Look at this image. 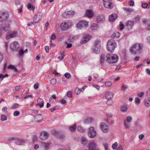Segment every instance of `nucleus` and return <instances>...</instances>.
<instances>
[{"mask_svg":"<svg viewBox=\"0 0 150 150\" xmlns=\"http://www.w3.org/2000/svg\"><path fill=\"white\" fill-rule=\"evenodd\" d=\"M104 6L107 8H112L113 7L111 0H103Z\"/></svg>","mask_w":150,"mask_h":150,"instance_id":"9b49d317","label":"nucleus"},{"mask_svg":"<svg viewBox=\"0 0 150 150\" xmlns=\"http://www.w3.org/2000/svg\"><path fill=\"white\" fill-rule=\"evenodd\" d=\"M143 47L142 44H137L134 45L130 48V51L133 54H135L137 53H141Z\"/></svg>","mask_w":150,"mask_h":150,"instance_id":"f03ea898","label":"nucleus"},{"mask_svg":"<svg viewBox=\"0 0 150 150\" xmlns=\"http://www.w3.org/2000/svg\"><path fill=\"white\" fill-rule=\"evenodd\" d=\"M49 145V144L48 143H46L44 142H42L41 143V146L46 149L48 148Z\"/></svg>","mask_w":150,"mask_h":150,"instance_id":"473e14b6","label":"nucleus"},{"mask_svg":"<svg viewBox=\"0 0 150 150\" xmlns=\"http://www.w3.org/2000/svg\"><path fill=\"white\" fill-rule=\"evenodd\" d=\"M105 56L102 54L100 56V62L103 63L105 61Z\"/></svg>","mask_w":150,"mask_h":150,"instance_id":"3c124183","label":"nucleus"},{"mask_svg":"<svg viewBox=\"0 0 150 150\" xmlns=\"http://www.w3.org/2000/svg\"><path fill=\"white\" fill-rule=\"evenodd\" d=\"M22 86L19 85L15 87V90L16 91H18L22 88Z\"/></svg>","mask_w":150,"mask_h":150,"instance_id":"052dcab7","label":"nucleus"},{"mask_svg":"<svg viewBox=\"0 0 150 150\" xmlns=\"http://www.w3.org/2000/svg\"><path fill=\"white\" fill-rule=\"evenodd\" d=\"M64 53V51H63L62 52V54H61V55L62 56H61V57H58V59H60V60L63 59V58H64V55H63Z\"/></svg>","mask_w":150,"mask_h":150,"instance_id":"13d9d810","label":"nucleus"},{"mask_svg":"<svg viewBox=\"0 0 150 150\" xmlns=\"http://www.w3.org/2000/svg\"><path fill=\"white\" fill-rule=\"evenodd\" d=\"M19 46V45L17 42L14 41L10 44V47L12 50L16 51L18 49Z\"/></svg>","mask_w":150,"mask_h":150,"instance_id":"1a4fd4ad","label":"nucleus"},{"mask_svg":"<svg viewBox=\"0 0 150 150\" xmlns=\"http://www.w3.org/2000/svg\"><path fill=\"white\" fill-rule=\"evenodd\" d=\"M8 76V75L7 74H6L5 75H3L2 74H0V81L1 82L4 78L6 77H7Z\"/></svg>","mask_w":150,"mask_h":150,"instance_id":"4c0bfd02","label":"nucleus"},{"mask_svg":"<svg viewBox=\"0 0 150 150\" xmlns=\"http://www.w3.org/2000/svg\"><path fill=\"white\" fill-rule=\"evenodd\" d=\"M77 131L80 132H83L85 131L83 128L81 126H79L77 128Z\"/></svg>","mask_w":150,"mask_h":150,"instance_id":"f704fd0d","label":"nucleus"},{"mask_svg":"<svg viewBox=\"0 0 150 150\" xmlns=\"http://www.w3.org/2000/svg\"><path fill=\"white\" fill-rule=\"evenodd\" d=\"M65 43L67 44V45L66 46L67 48H70L72 46V45L71 43H68L67 42H65Z\"/></svg>","mask_w":150,"mask_h":150,"instance_id":"e2e57ef3","label":"nucleus"},{"mask_svg":"<svg viewBox=\"0 0 150 150\" xmlns=\"http://www.w3.org/2000/svg\"><path fill=\"white\" fill-rule=\"evenodd\" d=\"M1 120L2 121H6L7 119V117L5 115H1Z\"/></svg>","mask_w":150,"mask_h":150,"instance_id":"49530a36","label":"nucleus"},{"mask_svg":"<svg viewBox=\"0 0 150 150\" xmlns=\"http://www.w3.org/2000/svg\"><path fill=\"white\" fill-rule=\"evenodd\" d=\"M4 30L6 32H8L10 30L9 25L7 24L4 26L3 28Z\"/></svg>","mask_w":150,"mask_h":150,"instance_id":"7c9ffc66","label":"nucleus"},{"mask_svg":"<svg viewBox=\"0 0 150 150\" xmlns=\"http://www.w3.org/2000/svg\"><path fill=\"white\" fill-rule=\"evenodd\" d=\"M37 102L38 104L36 105H37L40 106V108H42L44 106V102L42 99L41 98L38 99Z\"/></svg>","mask_w":150,"mask_h":150,"instance_id":"b1692460","label":"nucleus"},{"mask_svg":"<svg viewBox=\"0 0 150 150\" xmlns=\"http://www.w3.org/2000/svg\"><path fill=\"white\" fill-rule=\"evenodd\" d=\"M37 137L36 135H34L33 137L32 140L33 141H36L37 140Z\"/></svg>","mask_w":150,"mask_h":150,"instance_id":"338daca9","label":"nucleus"},{"mask_svg":"<svg viewBox=\"0 0 150 150\" xmlns=\"http://www.w3.org/2000/svg\"><path fill=\"white\" fill-rule=\"evenodd\" d=\"M81 90L78 88H76L75 90V93L77 95H79L81 93Z\"/></svg>","mask_w":150,"mask_h":150,"instance_id":"c03bdc74","label":"nucleus"},{"mask_svg":"<svg viewBox=\"0 0 150 150\" xmlns=\"http://www.w3.org/2000/svg\"><path fill=\"white\" fill-rule=\"evenodd\" d=\"M35 122H39L42 121L43 119V116L41 114L37 115L34 117Z\"/></svg>","mask_w":150,"mask_h":150,"instance_id":"6ab92c4d","label":"nucleus"},{"mask_svg":"<svg viewBox=\"0 0 150 150\" xmlns=\"http://www.w3.org/2000/svg\"><path fill=\"white\" fill-rule=\"evenodd\" d=\"M132 120V118L131 116H127L126 119L124 120V121H125L127 122L130 123Z\"/></svg>","mask_w":150,"mask_h":150,"instance_id":"2f4dec72","label":"nucleus"},{"mask_svg":"<svg viewBox=\"0 0 150 150\" xmlns=\"http://www.w3.org/2000/svg\"><path fill=\"white\" fill-rule=\"evenodd\" d=\"M72 25V22L70 21H66L62 23L60 27L62 31L66 30L68 29Z\"/></svg>","mask_w":150,"mask_h":150,"instance_id":"39448f33","label":"nucleus"},{"mask_svg":"<svg viewBox=\"0 0 150 150\" xmlns=\"http://www.w3.org/2000/svg\"><path fill=\"white\" fill-rule=\"evenodd\" d=\"M134 25V23L131 21H128L127 22L126 24V27L129 30H131Z\"/></svg>","mask_w":150,"mask_h":150,"instance_id":"a211bd4d","label":"nucleus"},{"mask_svg":"<svg viewBox=\"0 0 150 150\" xmlns=\"http://www.w3.org/2000/svg\"><path fill=\"white\" fill-rule=\"evenodd\" d=\"M106 61L109 63H114L117 62L118 57L116 54L112 53L108 54L106 57Z\"/></svg>","mask_w":150,"mask_h":150,"instance_id":"f257e3e1","label":"nucleus"},{"mask_svg":"<svg viewBox=\"0 0 150 150\" xmlns=\"http://www.w3.org/2000/svg\"><path fill=\"white\" fill-rule=\"evenodd\" d=\"M101 48V41L100 40H96L93 43V52L98 54L100 51Z\"/></svg>","mask_w":150,"mask_h":150,"instance_id":"20e7f679","label":"nucleus"},{"mask_svg":"<svg viewBox=\"0 0 150 150\" xmlns=\"http://www.w3.org/2000/svg\"><path fill=\"white\" fill-rule=\"evenodd\" d=\"M142 6L144 8H149L150 7V5L148 4L147 3H144L142 4Z\"/></svg>","mask_w":150,"mask_h":150,"instance_id":"58836bf2","label":"nucleus"},{"mask_svg":"<svg viewBox=\"0 0 150 150\" xmlns=\"http://www.w3.org/2000/svg\"><path fill=\"white\" fill-rule=\"evenodd\" d=\"M41 17V14L39 13L35 15L33 19L34 22L35 23H38L40 20Z\"/></svg>","mask_w":150,"mask_h":150,"instance_id":"aec40b11","label":"nucleus"},{"mask_svg":"<svg viewBox=\"0 0 150 150\" xmlns=\"http://www.w3.org/2000/svg\"><path fill=\"white\" fill-rule=\"evenodd\" d=\"M64 76L67 79H69L71 77V75L69 73H66L64 74Z\"/></svg>","mask_w":150,"mask_h":150,"instance_id":"4d7b16f0","label":"nucleus"},{"mask_svg":"<svg viewBox=\"0 0 150 150\" xmlns=\"http://www.w3.org/2000/svg\"><path fill=\"white\" fill-rule=\"evenodd\" d=\"M88 135L90 138H93L96 137L97 134L96 131L93 127H89L88 129Z\"/></svg>","mask_w":150,"mask_h":150,"instance_id":"0eeeda50","label":"nucleus"},{"mask_svg":"<svg viewBox=\"0 0 150 150\" xmlns=\"http://www.w3.org/2000/svg\"><path fill=\"white\" fill-rule=\"evenodd\" d=\"M135 101L137 104H139L140 103V100L138 98H135Z\"/></svg>","mask_w":150,"mask_h":150,"instance_id":"864d4df0","label":"nucleus"},{"mask_svg":"<svg viewBox=\"0 0 150 150\" xmlns=\"http://www.w3.org/2000/svg\"><path fill=\"white\" fill-rule=\"evenodd\" d=\"M17 137H10L8 139V140L9 142H11L12 141H15Z\"/></svg>","mask_w":150,"mask_h":150,"instance_id":"79ce46f5","label":"nucleus"},{"mask_svg":"<svg viewBox=\"0 0 150 150\" xmlns=\"http://www.w3.org/2000/svg\"><path fill=\"white\" fill-rule=\"evenodd\" d=\"M116 46V42L113 40H110L107 42V48L109 52H113Z\"/></svg>","mask_w":150,"mask_h":150,"instance_id":"7ed1b4c3","label":"nucleus"},{"mask_svg":"<svg viewBox=\"0 0 150 150\" xmlns=\"http://www.w3.org/2000/svg\"><path fill=\"white\" fill-rule=\"evenodd\" d=\"M144 95V93L143 92L137 94V96L140 97H142Z\"/></svg>","mask_w":150,"mask_h":150,"instance_id":"774afa93","label":"nucleus"},{"mask_svg":"<svg viewBox=\"0 0 150 150\" xmlns=\"http://www.w3.org/2000/svg\"><path fill=\"white\" fill-rule=\"evenodd\" d=\"M106 103L108 105H112L113 103V101L111 99H107Z\"/></svg>","mask_w":150,"mask_h":150,"instance_id":"de8ad7c7","label":"nucleus"},{"mask_svg":"<svg viewBox=\"0 0 150 150\" xmlns=\"http://www.w3.org/2000/svg\"><path fill=\"white\" fill-rule=\"evenodd\" d=\"M91 28L92 30L93 31H98L99 30V26L96 23L92 24L91 26Z\"/></svg>","mask_w":150,"mask_h":150,"instance_id":"5701e85b","label":"nucleus"},{"mask_svg":"<svg viewBox=\"0 0 150 150\" xmlns=\"http://www.w3.org/2000/svg\"><path fill=\"white\" fill-rule=\"evenodd\" d=\"M120 36V34L119 32H115L112 34L111 37L113 39L115 38H118Z\"/></svg>","mask_w":150,"mask_h":150,"instance_id":"393cba45","label":"nucleus"},{"mask_svg":"<svg viewBox=\"0 0 150 150\" xmlns=\"http://www.w3.org/2000/svg\"><path fill=\"white\" fill-rule=\"evenodd\" d=\"M85 15L88 18H91L93 16L94 13L91 10H87L86 11Z\"/></svg>","mask_w":150,"mask_h":150,"instance_id":"dca6fc26","label":"nucleus"},{"mask_svg":"<svg viewBox=\"0 0 150 150\" xmlns=\"http://www.w3.org/2000/svg\"><path fill=\"white\" fill-rule=\"evenodd\" d=\"M100 127L102 132L104 133H107L110 130L108 125L104 122H101L100 125Z\"/></svg>","mask_w":150,"mask_h":150,"instance_id":"6e6552de","label":"nucleus"},{"mask_svg":"<svg viewBox=\"0 0 150 150\" xmlns=\"http://www.w3.org/2000/svg\"><path fill=\"white\" fill-rule=\"evenodd\" d=\"M123 124L125 129L128 130L130 129L131 125L130 123L124 121Z\"/></svg>","mask_w":150,"mask_h":150,"instance_id":"bb28decb","label":"nucleus"},{"mask_svg":"<svg viewBox=\"0 0 150 150\" xmlns=\"http://www.w3.org/2000/svg\"><path fill=\"white\" fill-rule=\"evenodd\" d=\"M105 97L107 99H111L113 97V95L110 91H108L105 93Z\"/></svg>","mask_w":150,"mask_h":150,"instance_id":"4be33fe9","label":"nucleus"},{"mask_svg":"<svg viewBox=\"0 0 150 150\" xmlns=\"http://www.w3.org/2000/svg\"><path fill=\"white\" fill-rule=\"evenodd\" d=\"M88 26V22L85 20H82L79 21L76 24V28L79 29L86 28Z\"/></svg>","mask_w":150,"mask_h":150,"instance_id":"423d86ee","label":"nucleus"},{"mask_svg":"<svg viewBox=\"0 0 150 150\" xmlns=\"http://www.w3.org/2000/svg\"><path fill=\"white\" fill-rule=\"evenodd\" d=\"M88 146L89 150H95L97 149V146L94 141H92L89 142Z\"/></svg>","mask_w":150,"mask_h":150,"instance_id":"f8f14e48","label":"nucleus"},{"mask_svg":"<svg viewBox=\"0 0 150 150\" xmlns=\"http://www.w3.org/2000/svg\"><path fill=\"white\" fill-rule=\"evenodd\" d=\"M80 140L81 142L82 145H85L87 143V140L85 137H82L81 138Z\"/></svg>","mask_w":150,"mask_h":150,"instance_id":"cd10ccee","label":"nucleus"},{"mask_svg":"<svg viewBox=\"0 0 150 150\" xmlns=\"http://www.w3.org/2000/svg\"><path fill=\"white\" fill-rule=\"evenodd\" d=\"M128 4L130 6H133L134 4V1L132 0H130L128 2Z\"/></svg>","mask_w":150,"mask_h":150,"instance_id":"6e6d98bb","label":"nucleus"},{"mask_svg":"<svg viewBox=\"0 0 150 150\" xmlns=\"http://www.w3.org/2000/svg\"><path fill=\"white\" fill-rule=\"evenodd\" d=\"M145 22L146 21H143L144 23L147 26V27L146 28V29L150 30V23H149L148 22L146 23Z\"/></svg>","mask_w":150,"mask_h":150,"instance_id":"a19ab883","label":"nucleus"},{"mask_svg":"<svg viewBox=\"0 0 150 150\" xmlns=\"http://www.w3.org/2000/svg\"><path fill=\"white\" fill-rule=\"evenodd\" d=\"M27 7L29 10H32L33 11L35 9V7L30 3H28L27 5Z\"/></svg>","mask_w":150,"mask_h":150,"instance_id":"72a5a7b5","label":"nucleus"},{"mask_svg":"<svg viewBox=\"0 0 150 150\" xmlns=\"http://www.w3.org/2000/svg\"><path fill=\"white\" fill-rule=\"evenodd\" d=\"M49 136V134L48 133L45 132H41L40 136V138L41 140H44L46 139Z\"/></svg>","mask_w":150,"mask_h":150,"instance_id":"4468645a","label":"nucleus"},{"mask_svg":"<svg viewBox=\"0 0 150 150\" xmlns=\"http://www.w3.org/2000/svg\"><path fill=\"white\" fill-rule=\"evenodd\" d=\"M8 14L3 11L0 12V22L6 20L8 18Z\"/></svg>","mask_w":150,"mask_h":150,"instance_id":"ddd939ff","label":"nucleus"},{"mask_svg":"<svg viewBox=\"0 0 150 150\" xmlns=\"http://www.w3.org/2000/svg\"><path fill=\"white\" fill-rule=\"evenodd\" d=\"M25 142V140L22 139H19L16 138V139L15 140V143L18 145H21L22 143Z\"/></svg>","mask_w":150,"mask_h":150,"instance_id":"a878e982","label":"nucleus"},{"mask_svg":"<svg viewBox=\"0 0 150 150\" xmlns=\"http://www.w3.org/2000/svg\"><path fill=\"white\" fill-rule=\"evenodd\" d=\"M76 37L74 35H71L69 37V40L71 42H74L75 40H76Z\"/></svg>","mask_w":150,"mask_h":150,"instance_id":"e433bc0d","label":"nucleus"},{"mask_svg":"<svg viewBox=\"0 0 150 150\" xmlns=\"http://www.w3.org/2000/svg\"><path fill=\"white\" fill-rule=\"evenodd\" d=\"M112 83L110 81H107L105 83V85L107 87H110L112 85Z\"/></svg>","mask_w":150,"mask_h":150,"instance_id":"8fccbe9b","label":"nucleus"},{"mask_svg":"<svg viewBox=\"0 0 150 150\" xmlns=\"http://www.w3.org/2000/svg\"><path fill=\"white\" fill-rule=\"evenodd\" d=\"M20 114L19 112L17 110L15 111L14 112L13 115L15 116H18Z\"/></svg>","mask_w":150,"mask_h":150,"instance_id":"680f3d73","label":"nucleus"},{"mask_svg":"<svg viewBox=\"0 0 150 150\" xmlns=\"http://www.w3.org/2000/svg\"><path fill=\"white\" fill-rule=\"evenodd\" d=\"M123 9L127 12L129 14H130L132 12L134 11L133 9L131 8H124Z\"/></svg>","mask_w":150,"mask_h":150,"instance_id":"c9c22d12","label":"nucleus"},{"mask_svg":"<svg viewBox=\"0 0 150 150\" xmlns=\"http://www.w3.org/2000/svg\"><path fill=\"white\" fill-rule=\"evenodd\" d=\"M68 12V14L69 15V17L72 16L75 14V12L74 11H69Z\"/></svg>","mask_w":150,"mask_h":150,"instance_id":"5fc2aeb1","label":"nucleus"},{"mask_svg":"<svg viewBox=\"0 0 150 150\" xmlns=\"http://www.w3.org/2000/svg\"><path fill=\"white\" fill-rule=\"evenodd\" d=\"M62 17L65 18H69V15L68 11L64 12L62 15Z\"/></svg>","mask_w":150,"mask_h":150,"instance_id":"ea45409f","label":"nucleus"},{"mask_svg":"<svg viewBox=\"0 0 150 150\" xmlns=\"http://www.w3.org/2000/svg\"><path fill=\"white\" fill-rule=\"evenodd\" d=\"M18 32L17 31H14L10 34H8L6 35V38L8 39L10 38H12L18 35Z\"/></svg>","mask_w":150,"mask_h":150,"instance_id":"f3484780","label":"nucleus"},{"mask_svg":"<svg viewBox=\"0 0 150 150\" xmlns=\"http://www.w3.org/2000/svg\"><path fill=\"white\" fill-rule=\"evenodd\" d=\"M56 36L54 34H52L50 37V39L52 40H54L56 38Z\"/></svg>","mask_w":150,"mask_h":150,"instance_id":"69168bd1","label":"nucleus"},{"mask_svg":"<svg viewBox=\"0 0 150 150\" xmlns=\"http://www.w3.org/2000/svg\"><path fill=\"white\" fill-rule=\"evenodd\" d=\"M117 146V142H115L112 146V148L113 149H116Z\"/></svg>","mask_w":150,"mask_h":150,"instance_id":"603ef678","label":"nucleus"},{"mask_svg":"<svg viewBox=\"0 0 150 150\" xmlns=\"http://www.w3.org/2000/svg\"><path fill=\"white\" fill-rule=\"evenodd\" d=\"M91 39V37L88 34L84 35L82 38L80 43L84 44L87 42Z\"/></svg>","mask_w":150,"mask_h":150,"instance_id":"9d476101","label":"nucleus"},{"mask_svg":"<svg viewBox=\"0 0 150 150\" xmlns=\"http://www.w3.org/2000/svg\"><path fill=\"white\" fill-rule=\"evenodd\" d=\"M57 80L55 79H52L50 81V83L52 85H54L56 83Z\"/></svg>","mask_w":150,"mask_h":150,"instance_id":"37998d69","label":"nucleus"},{"mask_svg":"<svg viewBox=\"0 0 150 150\" xmlns=\"http://www.w3.org/2000/svg\"><path fill=\"white\" fill-rule=\"evenodd\" d=\"M127 88V87L124 85H123L121 88V90L122 91H125Z\"/></svg>","mask_w":150,"mask_h":150,"instance_id":"bf43d9fd","label":"nucleus"},{"mask_svg":"<svg viewBox=\"0 0 150 150\" xmlns=\"http://www.w3.org/2000/svg\"><path fill=\"white\" fill-rule=\"evenodd\" d=\"M144 104L147 107H150V100L147 99H145Z\"/></svg>","mask_w":150,"mask_h":150,"instance_id":"c756f323","label":"nucleus"},{"mask_svg":"<svg viewBox=\"0 0 150 150\" xmlns=\"http://www.w3.org/2000/svg\"><path fill=\"white\" fill-rule=\"evenodd\" d=\"M8 68H9L11 69H14V71L15 72H17V69H16V68L14 67L12 65H10L9 66Z\"/></svg>","mask_w":150,"mask_h":150,"instance_id":"09e8293b","label":"nucleus"},{"mask_svg":"<svg viewBox=\"0 0 150 150\" xmlns=\"http://www.w3.org/2000/svg\"><path fill=\"white\" fill-rule=\"evenodd\" d=\"M128 109V106L126 105H123L121 107V110L122 112H126Z\"/></svg>","mask_w":150,"mask_h":150,"instance_id":"c85d7f7f","label":"nucleus"},{"mask_svg":"<svg viewBox=\"0 0 150 150\" xmlns=\"http://www.w3.org/2000/svg\"><path fill=\"white\" fill-rule=\"evenodd\" d=\"M96 20L98 23H103L105 20V16L103 14H100L97 16Z\"/></svg>","mask_w":150,"mask_h":150,"instance_id":"2eb2a0df","label":"nucleus"},{"mask_svg":"<svg viewBox=\"0 0 150 150\" xmlns=\"http://www.w3.org/2000/svg\"><path fill=\"white\" fill-rule=\"evenodd\" d=\"M117 16L116 13L110 15L109 17V21L110 22H113L117 18Z\"/></svg>","mask_w":150,"mask_h":150,"instance_id":"412c9836","label":"nucleus"},{"mask_svg":"<svg viewBox=\"0 0 150 150\" xmlns=\"http://www.w3.org/2000/svg\"><path fill=\"white\" fill-rule=\"evenodd\" d=\"M65 138V136L64 134H61L60 135L59 137V139L61 140L62 141Z\"/></svg>","mask_w":150,"mask_h":150,"instance_id":"0e129e2a","label":"nucleus"},{"mask_svg":"<svg viewBox=\"0 0 150 150\" xmlns=\"http://www.w3.org/2000/svg\"><path fill=\"white\" fill-rule=\"evenodd\" d=\"M76 129V125H74L73 126L70 127L69 128L71 132L75 131Z\"/></svg>","mask_w":150,"mask_h":150,"instance_id":"a18cd8bd","label":"nucleus"}]
</instances>
